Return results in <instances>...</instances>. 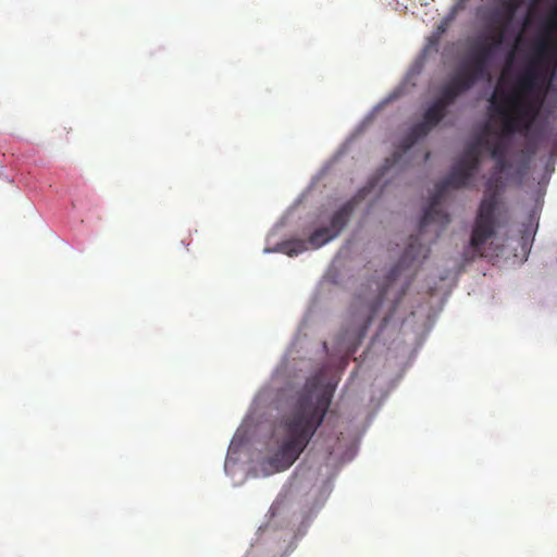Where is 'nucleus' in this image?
Instances as JSON below:
<instances>
[{"label": "nucleus", "mask_w": 557, "mask_h": 557, "mask_svg": "<svg viewBox=\"0 0 557 557\" xmlns=\"http://www.w3.org/2000/svg\"><path fill=\"white\" fill-rule=\"evenodd\" d=\"M336 384H322L314 375L307 380L280 421L278 449L269 458L274 471L288 469L307 448L330 409Z\"/></svg>", "instance_id": "1"}, {"label": "nucleus", "mask_w": 557, "mask_h": 557, "mask_svg": "<svg viewBox=\"0 0 557 557\" xmlns=\"http://www.w3.org/2000/svg\"><path fill=\"white\" fill-rule=\"evenodd\" d=\"M554 54L557 55V41L554 38L547 36L537 41L535 53L519 75L515 91L504 96L500 101L492 97L491 102L500 119L504 137L530 131L542 102L540 96L546 82L544 70Z\"/></svg>", "instance_id": "2"}, {"label": "nucleus", "mask_w": 557, "mask_h": 557, "mask_svg": "<svg viewBox=\"0 0 557 557\" xmlns=\"http://www.w3.org/2000/svg\"><path fill=\"white\" fill-rule=\"evenodd\" d=\"M554 54L557 55V41L554 38L547 36L537 41L535 53L519 75L515 91L504 96L500 101L492 97L491 102L500 119L504 137L530 131L542 102L540 96L546 82L544 70Z\"/></svg>", "instance_id": "3"}, {"label": "nucleus", "mask_w": 557, "mask_h": 557, "mask_svg": "<svg viewBox=\"0 0 557 557\" xmlns=\"http://www.w3.org/2000/svg\"><path fill=\"white\" fill-rule=\"evenodd\" d=\"M494 161L493 173L486 182L485 194L480 202L470 237V246L480 256H483L487 240L496 235L500 205L499 190L503 185L500 175L510 168L507 158L494 159Z\"/></svg>", "instance_id": "4"}, {"label": "nucleus", "mask_w": 557, "mask_h": 557, "mask_svg": "<svg viewBox=\"0 0 557 557\" xmlns=\"http://www.w3.org/2000/svg\"><path fill=\"white\" fill-rule=\"evenodd\" d=\"M467 169H463L456 163L449 174L435 185V194L432 196L428 208L420 220L419 233L423 234L431 224H436L437 230L435 231L436 236L444 230L450 222L449 215L444 211L440 203L444 194L449 189H460L469 185L473 178Z\"/></svg>", "instance_id": "5"}, {"label": "nucleus", "mask_w": 557, "mask_h": 557, "mask_svg": "<svg viewBox=\"0 0 557 557\" xmlns=\"http://www.w3.org/2000/svg\"><path fill=\"white\" fill-rule=\"evenodd\" d=\"M374 184L360 188L357 194L341 206L330 218V224L314 230L307 238L310 249H319L336 238L347 226L357 206L372 190Z\"/></svg>", "instance_id": "6"}, {"label": "nucleus", "mask_w": 557, "mask_h": 557, "mask_svg": "<svg viewBox=\"0 0 557 557\" xmlns=\"http://www.w3.org/2000/svg\"><path fill=\"white\" fill-rule=\"evenodd\" d=\"M375 286V290L370 287L362 289L352 304V317L357 324L355 339L358 342L364 337L385 298L386 286H380L377 283Z\"/></svg>", "instance_id": "7"}, {"label": "nucleus", "mask_w": 557, "mask_h": 557, "mask_svg": "<svg viewBox=\"0 0 557 557\" xmlns=\"http://www.w3.org/2000/svg\"><path fill=\"white\" fill-rule=\"evenodd\" d=\"M447 109L436 100L425 110L423 121L414 124L401 139L399 148L407 152L420 138L426 136L446 115Z\"/></svg>", "instance_id": "8"}, {"label": "nucleus", "mask_w": 557, "mask_h": 557, "mask_svg": "<svg viewBox=\"0 0 557 557\" xmlns=\"http://www.w3.org/2000/svg\"><path fill=\"white\" fill-rule=\"evenodd\" d=\"M497 50L491 42H478L470 54L469 61L466 65L461 66L478 82L486 78L490 75V64Z\"/></svg>", "instance_id": "9"}, {"label": "nucleus", "mask_w": 557, "mask_h": 557, "mask_svg": "<svg viewBox=\"0 0 557 557\" xmlns=\"http://www.w3.org/2000/svg\"><path fill=\"white\" fill-rule=\"evenodd\" d=\"M476 82L473 76L460 67L450 81L442 86L436 101L447 109L461 94L472 88Z\"/></svg>", "instance_id": "10"}, {"label": "nucleus", "mask_w": 557, "mask_h": 557, "mask_svg": "<svg viewBox=\"0 0 557 557\" xmlns=\"http://www.w3.org/2000/svg\"><path fill=\"white\" fill-rule=\"evenodd\" d=\"M429 252L430 249L419 242L418 236H410L409 244L406 247L399 263L391 271L388 275V281L395 280L401 268L410 267L414 261L425 259Z\"/></svg>", "instance_id": "11"}, {"label": "nucleus", "mask_w": 557, "mask_h": 557, "mask_svg": "<svg viewBox=\"0 0 557 557\" xmlns=\"http://www.w3.org/2000/svg\"><path fill=\"white\" fill-rule=\"evenodd\" d=\"M482 141L476 140L471 144H469L460 158V160L457 162L460 166L463 169H467L471 174L475 175L476 171L479 170L481 160H480V151L479 148L481 146Z\"/></svg>", "instance_id": "12"}, {"label": "nucleus", "mask_w": 557, "mask_h": 557, "mask_svg": "<svg viewBox=\"0 0 557 557\" xmlns=\"http://www.w3.org/2000/svg\"><path fill=\"white\" fill-rule=\"evenodd\" d=\"M309 245L307 239L302 238H292L289 240H285L281 243L277 247V250L289 256H297L306 250H309Z\"/></svg>", "instance_id": "13"}, {"label": "nucleus", "mask_w": 557, "mask_h": 557, "mask_svg": "<svg viewBox=\"0 0 557 557\" xmlns=\"http://www.w3.org/2000/svg\"><path fill=\"white\" fill-rule=\"evenodd\" d=\"M521 2H522V0H503L502 1L500 12L498 14L500 15V20L504 25H507L512 21Z\"/></svg>", "instance_id": "14"}, {"label": "nucleus", "mask_w": 557, "mask_h": 557, "mask_svg": "<svg viewBox=\"0 0 557 557\" xmlns=\"http://www.w3.org/2000/svg\"><path fill=\"white\" fill-rule=\"evenodd\" d=\"M351 444H347L344 438L338 437L336 445L330 449V457L335 456L338 462H345L351 458Z\"/></svg>", "instance_id": "15"}, {"label": "nucleus", "mask_w": 557, "mask_h": 557, "mask_svg": "<svg viewBox=\"0 0 557 557\" xmlns=\"http://www.w3.org/2000/svg\"><path fill=\"white\" fill-rule=\"evenodd\" d=\"M481 146H484L486 149H488L491 158L494 159H500V158H507L508 152V146L503 139H498L495 143H491L488 140H483Z\"/></svg>", "instance_id": "16"}, {"label": "nucleus", "mask_w": 557, "mask_h": 557, "mask_svg": "<svg viewBox=\"0 0 557 557\" xmlns=\"http://www.w3.org/2000/svg\"><path fill=\"white\" fill-rule=\"evenodd\" d=\"M486 41L491 42L492 46L495 47V49L497 50L504 42V30L499 29L497 33L492 35Z\"/></svg>", "instance_id": "17"}, {"label": "nucleus", "mask_w": 557, "mask_h": 557, "mask_svg": "<svg viewBox=\"0 0 557 557\" xmlns=\"http://www.w3.org/2000/svg\"><path fill=\"white\" fill-rule=\"evenodd\" d=\"M245 557H263L257 550L249 552Z\"/></svg>", "instance_id": "18"}]
</instances>
